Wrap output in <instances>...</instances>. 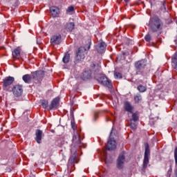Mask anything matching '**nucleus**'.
I'll use <instances>...</instances> for the list:
<instances>
[{"label":"nucleus","mask_w":177,"mask_h":177,"mask_svg":"<svg viewBox=\"0 0 177 177\" xmlns=\"http://www.w3.org/2000/svg\"><path fill=\"white\" fill-rule=\"evenodd\" d=\"M162 21L158 16L151 17L149 19L148 26L151 28L152 32H157L160 30H162Z\"/></svg>","instance_id":"1"},{"label":"nucleus","mask_w":177,"mask_h":177,"mask_svg":"<svg viewBox=\"0 0 177 177\" xmlns=\"http://www.w3.org/2000/svg\"><path fill=\"white\" fill-rule=\"evenodd\" d=\"M136 74L138 75H143L145 74V69L146 66H147V61L146 59H141L140 61L136 62L134 64Z\"/></svg>","instance_id":"2"},{"label":"nucleus","mask_w":177,"mask_h":177,"mask_svg":"<svg viewBox=\"0 0 177 177\" xmlns=\"http://www.w3.org/2000/svg\"><path fill=\"white\" fill-rule=\"evenodd\" d=\"M86 54V48L84 47H80L76 52L74 63L78 64L79 62L85 59V55Z\"/></svg>","instance_id":"3"},{"label":"nucleus","mask_w":177,"mask_h":177,"mask_svg":"<svg viewBox=\"0 0 177 177\" xmlns=\"http://www.w3.org/2000/svg\"><path fill=\"white\" fill-rule=\"evenodd\" d=\"M14 82L15 77L12 76L6 77L2 82L3 91H6V92H8V91H10V88H12V84H13Z\"/></svg>","instance_id":"4"},{"label":"nucleus","mask_w":177,"mask_h":177,"mask_svg":"<svg viewBox=\"0 0 177 177\" xmlns=\"http://www.w3.org/2000/svg\"><path fill=\"white\" fill-rule=\"evenodd\" d=\"M113 131H114V128H112L111 131L110 133L109 138L106 145V149L109 151L115 150V149H117V142H115V140H114V138L113 137Z\"/></svg>","instance_id":"5"},{"label":"nucleus","mask_w":177,"mask_h":177,"mask_svg":"<svg viewBox=\"0 0 177 177\" xmlns=\"http://www.w3.org/2000/svg\"><path fill=\"white\" fill-rule=\"evenodd\" d=\"M145 155H144V160L142 164L143 169H146L147 168V165H149V157H150V146L149 143L146 142L145 144Z\"/></svg>","instance_id":"6"},{"label":"nucleus","mask_w":177,"mask_h":177,"mask_svg":"<svg viewBox=\"0 0 177 177\" xmlns=\"http://www.w3.org/2000/svg\"><path fill=\"white\" fill-rule=\"evenodd\" d=\"M97 81L99 82V84H101V85H103L104 86H106L109 89L113 88L111 80H109V78L104 75H100V77L97 79Z\"/></svg>","instance_id":"7"},{"label":"nucleus","mask_w":177,"mask_h":177,"mask_svg":"<svg viewBox=\"0 0 177 177\" xmlns=\"http://www.w3.org/2000/svg\"><path fill=\"white\" fill-rule=\"evenodd\" d=\"M8 92H12L15 97H20L23 95V85L15 84L10 88V91Z\"/></svg>","instance_id":"8"},{"label":"nucleus","mask_w":177,"mask_h":177,"mask_svg":"<svg viewBox=\"0 0 177 177\" xmlns=\"http://www.w3.org/2000/svg\"><path fill=\"white\" fill-rule=\"evenodd\" d=\"M131 119L130 120V126L131 129H136V128H138V124H136V122H138V121H139V115L138 114V113H131Z\"/></svg>","instance_id":"9"},{"label":"nucleus","mask_w":177,"mask_h":177,"mask_svg":"<svg viewBox=\"0 0 177 177\" xmlns=\"http://www.w3.org/2000/svg\"><path fill=\"white\" fill-rule=\"evenodd\" d=\"M125 163V152L122 151L120 153L117 159V168L118 169H122L124 168V164Z\"/></svg>","instance_id":"10"},{"label":"nucleus","mask_w":177,"mask_h":177,"mask_svg":"<svg viewBox=\"0 0 177 177\" xmlns=\"http://www.w3.org/2000/svg\"><path fill=\"white\" fill-rule=\"evenodd\" d=\"M50 42L51 45H60L62 44V35L57 34L51 37Z\"/></svg>","instance_id":"11"},{"label":"nucleus","mask_w":177,"mask_h":177,"mask_svg":"<svg viewBox=\"0 0 177 177\" xmlns=\"http://www.w3.org/2000/svg\"><path fill=\"white\" fill-rule=\"evenodd\" d=\"M106 48L107 45L104 41H101L95 46V49L98 53H104L106 52Z\"/></svg>","instance_id":"12"},{"label":"nucleus","mask_w":177,"mask_h":177,"mask_svg":"<svg viewBox=\"0 0 177 177\" xmlns=\"http://www.w3.org/2000/svg\"><path fill=\"white\" fill-rule=\"evenodd\" d=\"M44 134L42 130L37 129L35 131V140H36L37 143H38L39 145H41V143H42V138H44Z\"/></svg>","instance_id":"13"},{"label":"nucleus","mask_w":177,"mask_h":177,"mask_svg":"<svg viewBox=\"0 0 177 177\" xmlns=\"http://www.w3.org/2000/svg\"><path fill=\"white\" fill-rule=\"evenodd\" d=\"M81 78L83 81H86L92 78V71L91 69H86L81 75Z\"/></svg>","instance_id":"14"},{"label":"nucleus","mask_w":177,"mask_h":177,"mask_svg":"<svg viewBox=\"0 0 177 177\" xmlns=\"http://www.w3.org/2000/svg\"><path fill=\"white\" fill-rule=\"evenodd\" d=\"M124 111H127V113H132L133 110H135V107L131 102H129V101H125L124 102Z\"/></svg>","instance_id":"15"},{"label":"nucleus","mask_w":177,"mask_h":177,"mask_svg":"<svg viewBox=\"0 0 177 177\" xmlns=\"http://www.w3.org/2000/svg\"><path fill=\"white\" fill-rule=\"evenodd\" d=\"M32 73L33 80H35V81L41 80V78H44V76L45 75V73L43 71H37Z\"/></svg>","instance_id":"16"},{"label":"nucleus","mask_w":177,"mask_h":177,"mask_svg":"<svg viewBox=\"0 0 177 177\" xmlns=\"http://www.w3.org/2000/svg\"><path fill=\"white\" fill-rule=\"evenodd\" d=\"M22 80L25 84H31L32 82V80H34L33 73L31 74H26L22 77Z\"/></svg>","instance_id":"17"},{"label":"nucleus","mask_w":177,"mask_h":177,"mask_svg":"<svg viewBox=\"0 0 177 177\" xmlns=\"http://www.w3.org/2000/svg\"><path fill=\"white\" fill-rule=\"evenodd\" d=\"M59 102H60V98L57 97L54 98L50 105L49 106V110H53V109H57V106H59Z\"/></svg>","instance_id":"18"},{"label":"nucleus","mask_w":177,"mask_h":177,"mask_svg":"<svg viewBox=\"0 0 177 177\" xmlns=\"http://www.w3.org/2000/svg\"><path fill=\"white\" fill-rule=\"evenodd\" d=\"M74 28H75V24L74 22H67L64 26V29L69 32H71Z\"/></svg>","instance_id":"19"},{"label":"nucleus","mask_w":177,"mask_h":177,"mask_svg":"<svg viewBox=\"0 0 177 177\" xmlns=\"http://www.w3.org/2000/svg\"><path fill=\"white\" fill-rule=\"evenodd\" d=\"M50 11L53 17H57V16H59V13H60L59 8L55 6L50 8Z\"/></svg>","instance_id":"20"},{"label":"nucleus","mask_w":177,"mask_h":177,"mask_svg":"<svg viewBox=\"0 0 177 177\" xmlns=\"http://www.w3.org/2000/svg\"><path fill=\"white\" fill-rule=\"evenodd\" d=\"M77 160V151H75L74 153L71 155L69 158V163L72 167H74V165L75 164V160Z\"/></svg>","instance_id":"21"},{"label":"nucleus","mask_w":177,"mask_h":177,"mask_svg":"<svg viewBox=\"0 0 177 177\" xmlns=\"http://www.w3.org/2000/svg\"><path fill=\"white\" fill-rule=\"evenodd\" d=\"M71 125L72 129L73 131H75L77 129V126H75V120H74V112L73 110H71Z\"/></svg>","instance_id":"22"},{"label":"nucleus","mask_w":177,"mask_h":177,"mask_svg":"<svg viewBox=\"0 0 177 177\" xmlns=\"http://www.w3.org/2000/svg\"><path fill=\"white\" fill-rule=\"evenodd\" d=\"M72 142L73 145H75V146H78V145L81 143V138L80 137V136H78L77 137V135L75 134L73 135Z\"/></svg>","instance_id":"23"},{"label":"nucleus","mask_w":177,"mask_h":177,"mask_svg":"<svg viewBox=\"0 0 177 177\" xmlns=\"http://www.w3.org/2000/svg\"><path fill=\"white\" fill-rule=\"evenodd\" d=\"M20 50L19 48H15L12 51V57L15 59H20Z\"/></svg>","instance_id":"24"},{"label":"nucleus","mask_w":177,"mask_h":177,"mask_svg":"<svg viewBox=\"0 0 177 177\" xmlns=\"http://www.w3.org/2000/svg\"><path fill=\"white\" fill-rule=\"evenodd\" d=\"M62 62L65 64H67L68 62H70V54L68 53H66L62 58Z\"/></svg>","instance_id":"25"},{"label":"nucleus","mask_w":177,"mask_h":177,"mask_svg":"<svg viewBox=\"0 0 177 177\" xmlns=\"http://www.w3.org/2000/svg\"><path fill=\"white\" fill-rule=\"evenodd\" d=\"M40 104L43 109H48V106H49V102L46 100H40Z\"/></svg>","instance_id":"26"},{"label":"nucleus","mask_w":177,"mask_h":177,"mask_svg":"<svg viewBox=\"0 0 177 177\" xmlns=\"http://www.w3.org/2000/svg\"><path fill=\"white\" fill-rule=\"evenodd\" d=\"M137 89L139 91V92L143 93V92H146L147 91V87L143 86L142 84H140L138 86Z\"/></svg>","instance_id":"27"},{"label":"nucleus","mask_w":177,"mask_h":177,"mask_svg":"<svg viewBox=\"0 0 177 177\" xmlns=\"http://www.w3.org/2000/svg\"><path fill=\"white\" fill-rule=\"evenodd\" d=\"M142 100V95L140 94H137L134 95L135 103H139Z\"/></svg>","instance_id":"28"},{"label":"nucleus","mask_w":177,"mask_h":177,"mask_svg":"<svg viewBox=\"0 0 177 177\" xmlns=\"http://www.w3.org/2000/svg\"><path fill=\"white\" fill-rule=\"evenodd\" d=\"M166 3L165 1H161V6H160V10L161 12H165V11L167 10V7L165 6Z\"/></svg>","instance_id":"29"},{"label":"nucleus","mask_w":177,"mask_h":177,"mask_svg":"<svg viewBox=\"0 0 177 177\" xmlns=\"http://www.w3.org/2000/svg\"><path fill=\"white\" fill-rule=\"evenodd\" d=\"M114 77L115 80H121V78H122V75L120 73L115 72Z\"/></svg>","instance_id":"30"},{"label":"nucleus","mask_w":177,"mask_h":177,"mask_svg":"<svg viewBox=\"0 0 177 177\" xmlns=\"http://www.w3.org/2000/svg\"><path fill=\"white\" fill-rule=\"evenodd\" d=\"M124 42L127 45H133V40L131 39L126 38L124 39Z\"/></svg>","instance_id":"31"},{"label":"nucleus","mask_w":177,"mask_h":177,"mask_svg":"<svg viewBox=\"0 0 177 177\" xmlns=\"http://www.w3.org/2000/svg\"><path fill=\"white\" fill-rule=\"evenodd\" d=\"M74 10H75L74 6H71L68 7L66 12H67V13H73V12H74Z\"/></svg>","instance_id":"32"},{"label":"nucleus","mask_w":177,"mask_h":177,"mask_svg":"<svg viewBox=\"0 0 177 177\" xmlns=\"http://www.w3.org/2000/svg\"><path fill=\"white\" fill-rule=\"evenodd\" d=\"M174 160L176 165H177V147L174 149Z\"/></svg>","instance_id":"33"},{"label":"nucleus","mask_w":177,"mask_h":177,"mask_svg":"<svg viewBox=\"0 0 177 177\" xmlns=\"http://www.w3.org/2000/svg\"><path fill=\"white\" fill-rule=\"evenodd\" d=\"M145 39L147 42H150V41H151V36L148 34L145 36Z\"/></svg>","instance_id":"34"},{"label":"nucleus","mask_w":177,"mask_h":177,"mask_svg":"<svg viewBox=\"0 0 177 177\" xmlns=\"http://www.w3.org/2000/svg\"><path fill=\"white\" fill-rule=\"evenodd\" d=\"M113 162V160H108L107 158L105 159V164L106 165H109V164H111Z\"/></svg>","instance_id":"35"},{"label":"nucleus","mask_w":177,"mask_h":177,"mask_svg":"<svg viewBox=\"0 0 177 177\" xmlns=\"http://www.w3.org/2000/svg\"><path fill=\"white\" fill-rule=\"evenodd\" d=\"M95 67H96V65L95 64H91V70H93V71H96V69H95Z\"/></svg>","instance_id":"36"},{"label":"nucleus","mask_w":177,"mask_h":177,"mask_svg":"<svg viewBox=\"0 0 177 177\" xmlns=\"http://www.w3.org/2000/svg\"><path fill=\"white\" fill-rule=\"evenodd\" d=\"M98 117H99V114L95 113L94 118H93V120H94V121H96V119H97Z\"/></svg>","instance_id":"37"},{"label":"nucleus","mask_w":177,"mask_h":177,"mask_svg":"<svg viewBox=\"0 0 177 177\" xmlns=\"http://www.w3.org/2000/svg\"><path fill=\"white\" fill-rule=\"evenodd\" d=\"M123 1L125 2V3H129V1L131 0H123Z\"/></svg>","instance_id":"38"},{"label":"nucleus","mask_w":177,"mask_h":177,"mask_svg":"<svg viewBox=\"0 0 177 177\" xmlns=\"http://www.w3.org/2000/svg\"><path fill=\"white\" fill-rule=\"evenodd\" d=\"M175 44H177V39H174Z\"/></svg>","instance_id":"39"}]
</instances>
